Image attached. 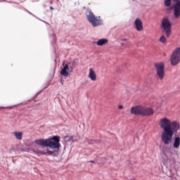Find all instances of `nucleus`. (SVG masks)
Segmentation results:
<instances>
[{"label":"nucleus","mask_w":180,"mask_h":180,"mask_svg":"<svg viewBox=\"0 0 180 180\" xmlns=\"http://www.w3.org/2000/svg\"><path fill=\"white\" fill-rule=\"evenodd\" d=\"M108 40L106 39H99L98 41H94V44H96L97 46H103L104 44H108Z\"/></svg>","instance_id":"nucleus-12"},{"label":"nucleus","mask_w":180,"mask_h":180,"mask_svg":"<svg viewBox=\"0 0 180 180\" xmlns=\"http://www.w3.org/2000/svg\"><path fill=\"white\" fill-rule=\"evenodd\" d=\"M119 109H123V105H119Z\"/></svg>","instance_id":"nucleus-19"},{"label":"nucleus","mask_w":180,"mask_h":180,"mask_svg":"<svg viewBox=\"0 0 180 180\" xmlns=\"http://www.w3.org/2000/svg\"><path fill=\"white\" fill-rule=\"evenodd\" d=\"M0 109H4V107H1Z\"/></svg>","instance_id":"nucleus-24"},{"label":"nucleus","mask_w":180,"mask_h":180,"mask_svg":"<svg viewBox=\"0 0 180 180\" xmlns=\"http://www.w3.org/2000/svg\"><path fill=\"white\" fill-rule=\"evenodd\" d=\"M179 146H180V139L179 137H176L174 139V148H178Z\"/></svg>","instance_id":"nucleus-14"},{"label":"nucleus","mask_w":180,"mask_h":180,"mask_svg":"<svg viewBox=\"0 0 180 180\" xmlns=\"http://www.w3.org/2000/svg\"><path fill=\"white\" fill-rule=\"evenodd\" d=\"M161 28L165 30L167 37L171 36L172 31L171 30V22L169 21V19L165 18L162 20Z\"/></svg>","instance_id":"nucleus-7"},{"label":"nucleus","mask_w":180,"mask_h":180,"mask_svg":"<svg viewBox=\"0 0 180 180\" xmlns=\"http://www.w3.org/2000/svg\"><path fill=\"white\" fill-rule=\"evenodd\" d=\"M160 129L163 131L161 135V139L164 144L168 146L172 141L174 133L179 130V124L176 121L171 122V120L167 117L162 118L159 122Z\"/></svg>","instance_id":"nucleus-1"},{"label":"nucleus","mask_w":180,"mask_h":180,"mask_svg":"<svg viewBox=\"0 0 180 180\" xmlns=\"http://www.w3.org/2000/svg\"><path fill=\"white\" fill-rule=\"evenodd\" d=\"M122 41H127V39H122Z\"/></svg>","instance_id":"nucleus-20"},{"label":"nucleus","mask_w":180,"mask_h":180,"mask_svg":"<svg viewBox=\"0 0 180 180\" xmlns=\"http://www.w3.org/2000/svg\"><path fill=\"white\" fill-rule=\"evenodd\" d=\"M86 18L94 27H96V26H101V25H102V19L101 18V16H96L92 11H88L86 13Z\"/></svg>","instance_id":"nucleus-5"},{"label":"nucleus","mask_w":180,"mask_h":180,"mask_svg":"<svg viewBox=\"0 0 180 180\" xmlns=\"http://www.w3.org/2000/svg\"><path fill=\"white\" fill-rule=\"evenodd\" d=\"M50 9H51V11H53L54 10V8H53V7H50Z\"/></svg>","instance_id":"nucleus-21"},{"label":"nucleus","mask_w":180,"mask_h":180,"mask_svg":"<svg viewBox=\"0 0 180 180\" xmlns=\"http://www.w3.org/2000/svg\"><path fill=\"white\" fill-rule=\"evenodd\" d=\"M88 143H91V142L89 141Z\"/></svg>","instance_id":"nucleus-25"},{"label":"nucleus","mask_w":180,"mask_h":180,"mask_svg":"<svg viewBox=\"0 0 180 180\" xmlns=\"http://www.w3.org/2000/svg\"><path fill=\"white\" fill-rule=\"evenodd\" d=\"M69 71H70L69 65H68V64H66V65H65V66L61 70L60 74L63 77H68Z\"/></svg>","instance_id":"nucleus-10"},{"label":"nucleus","mask_w":180,"mask_h":180,"mask_svg":"<svg viewBox=\"0 0 180 180\" xmlns=\"http://www.w3.org/2000/svg\"><path fill=\"white\" fill-rule=\"evenodd\" d=\"M89 162H92L93 164H95V161L91 160Z\"/></svg>","instance_id":"nucleus-22"},{"label":"nucleus","mask_w":180,"mask_h":180,"mask_svg":"<svg viewBox=\"0 0 180 180\" xmlns=\"http://www.w3.org/2000/svg\"><path fill=\"white\" fill-rule=\"evenodd\" d=\"M134 25L138 32H141L143 30L144 27H143V22L139 18H136L135 20Z\"/></svg>","instance_id":"nucleus-9"},{"label":"nucleus","mask_w":180,"mask_h":180,"mask_svg":"<svg viewBox=\"0 0 180 180\" xmlns=\"http://www.w3.org/2000/svg\"><path fill=\"white\" fill-rule=\"evenodd\" d=\"M34 143L37 144V146H40L41 147H49L51 150H56L60 148V136H53L46 139H37L34 141Z\"/></svg>","instance_id":"nucleus-2"},{"label":"nucleus","mask_w":180,"mask_h":180,"mask_svg":"<svg viewBox=\"0 0 180 180\" xmlns=\"http://www.w3.org/2000/svg\"><path fill=\"white\" fill-rule=\"evenodd\" d=\"M131 113L132 115H139L141 116H151L154 115V110L151 108L136 105L131 108Z\"/></svg>","instance_id":"nucleus-3"},{"label":"nucleus","mask_w":180,"mask_h":180,"mask_svg":"<svg viewBox=\"0 0 180 180\" xmlns=\"http://www.w3.org/2000/svg\"><path fill=\"white\" fill-rule=\"evenodd\" d=\"M89 78L91 79V81H95L96 79V73L92 68H89Z\"/></svg>","instance_id":"nucleus-11"},{"label":"nucleus","mask_w":180,"mask_h":180,"mask_svg":"<svg viewBox=\"0 0 180 180\" xmlns=\"http://www.w3.org/2000/svg\"><path fill=\"white\" fill-rule=\"evenodd\" d=\"M37 154H40L41 155H47V153L42 150H37Z\"/></svg>","instance_id":"nucleus-17"},{"label":"nucleus","mask_w":180,"mask_h":180,"mask_svg":"<svg viewBox=\"0 0 180 180\" xmlns=\"http://www.w3.org/2000/svg\"><path fill=\"white\" fill-rule=\"evenodd\" d=\"M46 155H51L53 154V152L51 150H48L47 152H46Z\"/></svg>","instance_id":"nucleus-18"},{"label":"nucleus","mask_w":180,"mask_h":180,"mask_svg":"<svg viewBox=\"0 0 180 180\" xmlns=\"http://www.w3.org/2000/svg\"><path fill=\"white\" fill-rule=\"evenodd\" d=\"M176 4L174 6V17L178 19L180 16V1L174 0ZM165 6H169L171 5V0H165Z\"/></svg>","instance_id":"nucleus-8"},{"label":"nucleus","mask_w":180,"mask_h":180,"mask_svg":"<svg viewBox=\"0 0 180 180\" xmlns=\"http://www.w3.org/2000/svg\"><path fill=\"white\" fill-rule=\"evenodd\" d=\"M154 67L156 71L157 77L162 81L165 78V63L163 62L155 63Z\"/></svg>","instance_id":"nucleus-4"},{"label":"nucleus","mask_w":180,"mask_h":180,"mask_svg":"<svg viewBox=\"0 0 180 180\" xmlns=\"http://www.w3.org/2000/svg\"><path fill=\"white\" fill-rule=\"evenodd\" d=\"M76 65H77V60H74L72 61V66H70V70H71V72H72V70L75 69V68Z\"/></svg>","instance_id":"nucleus-16"},{"label":"nucleus","mask_w":180,"mask_h":180,"mask_svg":"<svg viewBox=\"0 0 180 180\" xmlns=\"http://www.w3.org/2000/svg\"><path fill=\"white\" fill-rule=\"evenodd\" d=\"M13 134L15 136L17 140H22L23 137V133H22V131H19V132L15 131V132H13Z\"/></svg>","instance_id":"nucleus-13"},{"label":"nucleus","mask_w":180,"mask_h":180,"mask_svg":"<svg viewBox=\"0 0 180 180\" xmlns=\"http://www.w3.org/2000/svg\"><path fill=\"white\" fill-rule=\"evenodd\" d=\"M160 43H163L164 44H165V43H167V38L165 37V36L162 35L160 38Z\"/></svg>","instance_id":"nucleus-15"},{"label":"nucleus","mask_w":180,"mask_h":180,"mask_svg":"<svg viewBox=\"0 0 180 180\" xmlns=\"http://www.w3.org/2000/svg\"><path fill=\"white\" fill-rule=\"evenodd\" d=\"M121 46H124V44H123V43H121Z\"/></svg>","instance_id":"nucleus-23"},{"label":"nucleus","mask_w":180,"mask_h":180,"mask_svg":"<svg viewBox=\"0 0 180 180\" xmlns=\"http://www.w3.org/2000/svg\"><path fill=\"white\" fill-rule=\"evenodd\" d=\"M172 65H178L180 63V47L176 48L170 56Z\"/></svg>","instance_id":"nucleus-6"}]
</instances>
